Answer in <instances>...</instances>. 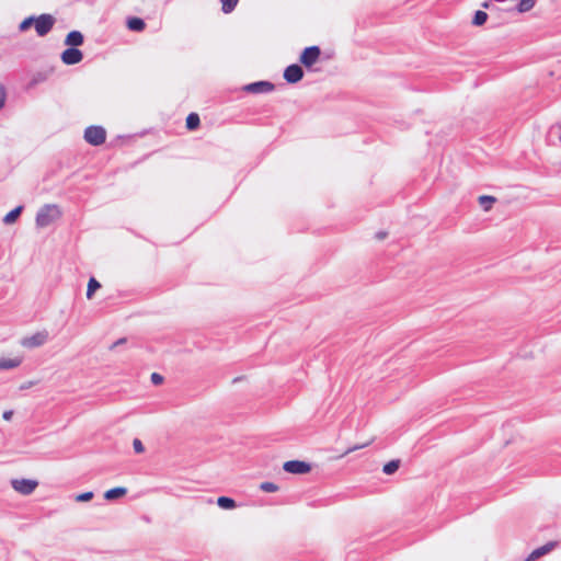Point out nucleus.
<instances>
[{
    "label": "nucleus",
    "instance_id": "1",
    "mask_svg": "<svg viewBox=\"0 0 561 561\" xmlns=\"http://www.w3.org/2000/svg\"><path fill=\"white\" fill-rule=\"evenodd\" d=\"M62 213L59 206L55 204L44 205L36 215V226L45 228L58 220Z\"/></svg>",
    "mask_w": 561,
    "mask_h": 561
},
{
    "label": "nucleus",
    "instance_id": "2",
    "mask_svg": "<svg viewBox=\"0 0 561 561\" xmlns=\"http://www.w3.org/2000/svg\"><path fill=\"white\" fill-rule=\"evenodd\" d=\"M56 22V19L51 14H41L38 16H35V31L38 36H45L47 35L51 28L54 27Z\"/></svg>",
    "mask_w": 561,
    "mask_h": 561
},
{
    "label": "nucleus",
    "instance_id": "3",
    "mask_svg": "<svg viewBox=\"0 0 561 561\" xmlns=\"http://www.w3.org/2000/svg\"><path fill=\"white\" fill-rule=\"evenodd\" d=\"M10 483L12 489L22 495L32 494L38 486V481L34 479H12Z\"/></svg>",
    "mask_w": 561,
    "mask_h": 561
},
{
    "label": "nucleus",
    "instance_id": "4",
    "mask_svg": "<svg viewBox=\"0 0 561 561\" xmlns=\"http://www.w3.org/2000/svg\"><path fill=\"white\" fill-rule=\"evenodd\" d=\"M105 129L100 126H90L84 131V139L93 146H100L105 141Z\"/></svg>",
    "mask_w": 561,
    "mask_h": 561
},
{
    "label": "nucleus",
    "instance_id": "5",
    "mask_svg": "<svg viewBox=\"0 0 561 561\" xmlns=\"http://www.w3.org/2000/svg\"><path fill=\"white\" fill-rule=\"evenodd\" d=\"M48 340L47 331H39L31 336H25L21 341V345L27 348L39 347L44 345Z\"/></svg>",
    "mask_w": 561,
    "mask_h": 561
},
{
    "label": "nucleus",
    "instance_id": "6",
    "mask_svg": "<svg viewBox=\"0 0 561 561\" xmlns=\"http://www.w3.org/2000/svg\"><path fill=\"white\" fill-rule=\"evenodd\" d=\"M321 50L318 46H310L304 49L299 61L307 68L312 67L320 57Z\"/></svg>",
    "mask_w": 561,
    "mask_h": 561
},
{
    "label": "nucleus",
    "instance_id": "7",
    "mask_svg": "<svg viewBox=\"0 0 561 561\" xmlns=\"http://www.w3.org/2000/svg\"><path fill=\"white\" fill-rule=\"evenodd\" d=\"M283 469L293 474H305L310 472L311 466L301 460H289L283 465Z\"/></svg>",
    "mask_w": 561,
    "mask_h": 561
},
{
    "label": "nucleus",
    "instance_id": "8",
    "mask_svg": "<svg viewBox=\"0 0 561 561\" xmlns=\"http://www.w3.org/2000/svg\"><path fill=\"white\" fill-rule=\"evenodd\" d=\"M83 58L81 50L78 48L69 47L61 54V60L66 65L79 64Z\"/></svg>",
    "mask_w": 561,
    "mask_h": 561
},
{
    "label": "nucleus",
    "instance_id": "9",
    "mask_svg": "<svg viewBox=\"0 0 561 561\" xmlns=\"http://www.w3.org/2000/svg\"><path fill=\"white\" fill-rule=\"evenodd\" d=\"M304 77V71L300 66L298 65H290L288 66L284 71V79L288 83H297L299 82Z\"/></svg>",
    "mask_w": 561,
    "mask_h": 561
},
{
    "label": "nucleus",
    "instance_id": "10",
    "mask_svg": "<svg viewBox=\"0 0 561 561\" xmlns=\"http://www.w3.org/2000/svg\"><path fill=\"white\" fill-rule=\"evenodd\" d=\"M244 90L249 93H268L274 90V84L268 81H257L244 87Z\"/></svg>",
    "mask_w": 561,
    "mask_h": 561
},
{
    "label": "nucleus",
    "instance_id": "11",
    "mask_svg": "<svg viewBox=\"0 0 561 561\" xmlns=\"http://www.w3.org/2000/svg\"><path fill=\"white\" fill-rule=\"evenodd\" d=\"M556 546L557 545L553 541L547 542L546 545L531 551V553L526 558L525 561H536L539 558L550 553L556 548Z\"/></svg>",
    "mask_w": 561,
    "mask_h": 561
},
{
    "label": "nucleus",
    "instance_id": "12",
    "mask_svg": "<svg viewBox=\"0 0 561 561\" xmlns=\"http://www.w3.org/2000/svg\"><path fill=\"white\" fill-rule=\"evenodd\" d=\"M65 44L76 48L83 44V35L79 31H71L66 36Z\"/></svg>",
    "mask_w": 561,
    "mask_h": 561
},
{
    "label": "nucleus",
    "instance_id": "13",
    "mask_svg": "<svg viewBox=\"0 0 561 561\" xmlns=\"http://www.w3.org/2000/svg\"><path fill=\"white\" fill-rule=\"evenodd\" d=\"M127 494V489L124 486H117L111 490H107L104 493V499L107 501H114L121 499Z\"/></svg>",
    "mask_w": 561,
    "mask_h": 561
},
{
    "label": "nucleus",
    "instance_id": "14",
    "mask_svg": "<svg viewBox=\"0 0 561 561\" xmlns=\"http://www.w3.org/2000/svg\"><path fill=\"white\" fill-rule=\"evenodd\" d=\"M22 364L21 357L0 358V370H8L19 367Z\"/></svg>",
    "mask_w": 561,
    "mask_h": 561
},
{
    "label": "nucleus",
    "instance_id": "15",
    "mask_svg": "<svg viewBox=\"0 0 561 561\" xmlns=\"http://www.w3.org/2000/svg\"><path fill=\"white\" fill-rule=\"evenodd\" d=\"M23 210V206H18L15 207L14 209H12L11 211H9L4 217H3V222L5 225H12L16 221V219L19 218V216L21 215Z\"/></svg>",
    "mask_w": 561,
    "mask_h": 561
},
{
    "label": "nucleus",
    "instance_id": "16",
    "mask_svg": "<svg viewBox=\"0 0 561 561\" xmlns=\"http://www.w3.org/2000/svg\"><path fill=\"white\" fill-rule=\"evenodd\" d=\"M127 26L130 31L141 32L145 28L146 24L144 20L139 18H130L127 21Z\"/></svg>",
    "mask_w": 561,
    "mask_h": 561
},
{
    "label": "nucleus",
    "instance_id": "17",
    "mask_svg": "<svg viewBox=\"0 0 561 561\" xmlns=\"http://www.w3.org/2000/svg\"><path fill=\"white\" fill-rule=\"evenodd\" d=\"M217 505L222 510H233L237 507L236 501L228 496L218 497Z\"/></svg>",
    "mask_w": 561,
    "mask_h": 561
},
{
    "label": "nucleus",
    "instance_id": "18",
    "mask_svg": "<svg viewBox=\"0 0 561 561\" xmlns=\"http://www.w3.org/2000/svg\"><path fill=\"white\" fill-rule=\"evenodd\" d=\"M536 4V0H519L517 4V11L519 13H525L530 11Z\"/></svg>",
    "mask_w": 561,
    "mask_h": 561
},
{
    "label": "nucleus",
    "instance_id": "19",
    "mask_svg": "<svg viewBox=\"0 0 561 561\" xmlns=\"http://www.w3.org/2000/svg\"><path fill=\"white\" fill-rule=\"evenodd\" d=\"M495 203V198L493 196L482 195L479 197L480 206L485 210H490Z\"/></svg>",
    "mask_w": 561,
    "mask_h": 561
},
{
    "label": "nucleus",
    "instance_id": "20",
    "mask_svg": "<svg viewBox=\"0 0 561 561\" xmlns=\"http://www.w3.org/2000/svg\"><path fill=\"white\" fill-rule=\"evenodd\" d=\"M100 287L101 284L94 277H91L88 283L87 298L91 299L95 290H98Z\"/></svg>",
    "mask_w": 561,
    "mask_h": 561
},
{
    "label": "nucleus",
    "instance_id": "21",
    "mask_svg": "<svg viewBox=\"0 0 561 561\" xmlns=\"http://www.w3.org/2000/svg\"><path fill=\"white\" fill-rule=\"evenodd\" d=\"M199 116L196 114V113H191L187 117H186V127L190 129V130H193L195 128L198 127L199 125Z\"/></svg>",
    "mask_w": 561,
    "mask_h": 561
},
{
    "label": "nucleus",
    "instance_id": "22",
    "mask_svg": "<svg viewBox=\"0 0 561 561\" xmlns=\"http://www.w3.org/2000/svg\"><path fill=\"white\" fill-rule=\"evenodd\" d=\"M399 466H400L399 460H391L383 466L382 471L386 474H392L399 469Z\"/></svg>",
    "mask_w": 561,
    "mask_h": 561
},
{
    "label": "nucleus",
    "instance_id": "23",
    "mask_svg": "<svg viewBox=\"0 0 561 561\" xmlns=\"http://www.w3.org/2000/svg\"><path fill=\"white\" fill-rule=\"evenodd\" d=\"M488 20V14L484 12V11H477L474 16H473V20H472V23L477 26H480V25H483Z\"/></svg>",
    "mask_w": 561,
    "mask_h": 561
},
{
    "label": "nucleus",
    "instance_id": "24",
    "mask_svg": "<svg viewBox=\"0 0 561 561\" xmlns=\"http://www.w3.org/2000/svg\"><path fill=\"white\" fill-rule=\"evenodd\" d=\"M260 489L263 492L274 493V492H277L279 490V486L277 484H275L274 482L265 481V482H262L260 484Z\"/></svg>",
    "mask_w": 561,
    "mask_h": 561
},
{
    "label": "nucleus",
    "instance_id": "25",
    "mask_svg": "<svg viewBox=\"0 0 561 561\" xmlns=\"http://www.w3.org/2000/svg\"><path fill=\"white\" fill-rule=\"evenodd\" d=\"M222 4V11L225 13H230L236 8L239 0H220Z\"/></svg>",
    "mask_w": 561,
    "mask_h": 561
},
{
    "label": "nucleus",
    "instance_id": "26",
    "mask_svg": "<svg viewBox=\"0 0 561 561\" xmlns=\"http://www.w3.org/2000/svg\"><path fill=\"white\" fill-rule=\"evenodd\" d=\"M35 24V16H28L26 19H24L20 25H19V30L21 32H25L27 31L32 25Z\"/></svg>",
    "mask_w": 561,
    "mask_h": 561
},
{
    "label": "nucleus",
    "instance_id": "27",
    "mask_svg": "<svg viewBox=\"0 0 561 561\" xmlns=\"http://www.w3.org/2000/svg\"><path fill=\"white\" fill-rule=\"evenodd\" d=\"M93 497H94L93 492L88 491V492H84V493H81V494L76 495L75 500H76L77 502H89V501H91Z\"/></svg>",
    "mask_w": 561,
    "mask_h": 561
},
{
    "label": "nucleus",
    "instance_id": "28",
    "mask_svg": "<svg viewBox=\"0 0 561 561\" xmlns=\"http://www.w3.org/2000/svg\"><path fill=\"white\" fill-rule=\"evenodd\" d=\"M133 447H134L135 453H137V454H142L145 451V447H144L141 440L138 438H135L133 440Z\"/></svg>",
    "mask_w": 561,
    "mask_h": 561
},
{
    "label": "nucleus",
    "instance_id": "29",
    "mask_svg": "<svg viewBox=\"0 0 561 561\" xmlns=\"http://www.w3.org/2000/svg\"><path fill=\"white\" fill-rule=\"evenodd\" d=\"M151 382L156 386L161 385L163 381V377L158 373H152L150 376Z\"/></svg>",
    "mask_w": 561,
    "mask_h": 561
},
{
    "label": "nucleus",
    "instance_id": "30",
    "mask_svg": "<svg viewBox=\"0 0 561 561\" xmlns=\"http://www.w3.org/2000/svg\"><path fill=\"white\" fill-rule=\"evenodd\" d=\"M5 98H7L5 89H4L3 84L0 83V110L4 106Z\"/></svg>",
    "mask_w": 561,
    "mask_h": 561
},
{
    "label": "nucleus",
    "instance_id": "31",
    "mask_svg": "<svg viewBox=\"0 0 561 561\" xmlns=\"http://www.w3.org/2000/svg\"><path fill=\"white\" fill-rule=\"evenodd\" d=\"M368 445H369V443H367V444H363V445H355V446H353V447H350L347 450H345V453H344L343 455H341V456H340V458H342V457H344L345 455H347V454H350V453H353V451H355V450H357V449L364 448V447H366V446H368Z\"/></svg>",
    "mask_w": 561,
    "mask_h": 561
},
{
    "label": "nucleus",
    "instance_id": "32",
    "mask_svg": "<svg viewBox=\"0 0 561 561\" xmlns=\"http://www.w3.org/2000/svg\"><path fill=\"white\" fill-rule=\"evenodd\" d=\"M13 416V411L9 410V411H4L3 414H2V417L5 420V421H10Z\"/></svg>",
    "mask_w": 561,
    "mask_h": 561
},
{
    "label": "nucleus",
    "instance_id": "33",
    "mask_svg": "<svg viewBox=\"0 0 561 561\" xmlns=\"http://www.w3.org/2000/svg\"><path fill=\"white\" fill-rule=\"evenodd\" d=\"M124 342H125V339H121V340H118L117 342H115V343L113 344L112 348H113V347H115V346H116V345H118V344L124 343Z\"/></svg>",
    "mask_w": 561,
    "mask_h": 561
}]
</instances>
